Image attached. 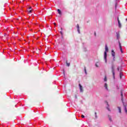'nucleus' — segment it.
Segmentation results:
<instances>
[{
  "mask_svg": "<svg viewBox=\"0 0 127 127\" xmlns=\"http://www.w3.org/2000/svg\"><path fill=\"white\" fill-rule=\"evenodd\" d=\"M64 75H65V72L64 71Z\"/></svg>",
  "mask_w": 127,
  "mask_h": 127,
  "instance_id": "2f4dec72",
  "label": "nucleus"
},
{
  "mask_svg": "<svg viewBox=\"0 0 127 127\" xmlns=\"http://www.w3.org/2000/svg\"><path fill=\"white\" fill-rule=\"evenodd\" d=\"M104 81L106 82L107 81V76H105L104 78Z\"/></svg>",
  "mask_w": 127,
  "mask_h": 127,
  "instance_id": "f3484780",
  "label": "nucleus"
},
{
  "mask_svg": "<svg viewBox=\"0 0 127 127\" xmlns=\"http://www.w3.org/2000/svg\"><path fill=\"white\" fill-rule=\"evenodd\" d=\"M94 35H95V36H96V32L94 33Z\"/></svg>",
  "mask_w": 127,
  "mask_h": 127,
  "instance_id": "c756f323",
  "label": "nucleus"
},
{
  "mask_svg": "<svg viewBox=\"0 0 127 127\" xmlns=\"http://www.w3.org/2000/svg\"><path fill=\"white\" fill-rule=\"evenodd\" d=\"M120 50L121 51V53H124V52L123 51V48L122 47H120Z\"/></svg>",
  "mask_w": 127,
  "mask_h": 127,
  "instance_id": "4468645a",
  "label": "nucleus"
},
{
  "mask_svg": "<svg viewBox=\"0 0 127 127\" xmlns=\"http://www.w3.org/2000/svg\"><path fill=\"white\" fill-rule=\"evenodd\" d=\"M109 121H110V122H112V118L110 117H109Z\"/></svg>",
  "mask_w": 127,
  "mask_h": 127,
  "instance_id": "5701e85b",
  "label": "nucleus"
},
{
  "mask_svg": "<svg viewBox=\"0 0 127 127\" xmlns=\"http://www.w3.org/2000/svg\"><path fill=\"white\" fill-rule=\"evenodd\" d=\"M61 29L62 31V30H63V28H61Z\"/></svg>",
  "mask_w": 127,
  "mask_h": 127,
  "instance_id": "c85d7f7f",
  "label": "nucleus"
},
{
  "mask_svg": "<svg viewBox=\"0 0 127 127\" xmlns=\"http://www.w3.org/2000/svg\"><path fill=\"white\" fill-rule=\"evenodd\" d=\"M118 110L119 111V113L121 114L122 113V109H121V107H118Z\"/></svg>",
  "mask_w": 127,
  "mask_h": 127,
  "instance_id": "ddd939ff",
  "label": "nucleus"
},
{
  "mask_svg": "<svg viewBox=\"0 0 127 127\" xmlns=\"http://www.w3.org/2000/svg\"><path fill=\"white\" fill-rule=\"evenodd\" d=\"M109 51V48H108V46L107 45H105V51L104 52H106L107 54V52Z\"/></svg>",
  "mask_w": 127,
  "mask_h": 127,
  "instance_id": "39448f33",
  "label": "nucleus"
},
{
  "mask_svg": "<svg viewBox=\"0 0 127 127\" xmlns=\"http://www.w3.org/2000/svg\"><path fill=\"white\" fill-rule=\"evenodd\" d=\"M107 110H108V111H109V112H111V110L110 109V108H107Z\"/></svg>",
  "mask_w": 127,
  "mask_h": 127,
  "instance_id": "a878e982",
  "label": "nucleus"
},
{
  "mask_svg": "<svg viewBox=\"0 0 127 127\" xmlns=\"http://www.w3.org/2000/svg\"><path fill=\"white\" fill-rule=\"evenodd\" d=\"M111 69H112V72L113 73V77H115V66H114V65H112Z\"/></svg>",
  "mask_w": 127,
  "mask_h": 127,
  "instance_id": "f257e3e1",
  "label": "nucleus"
},
{
  "mask_svg": "<svg viewBox=\"0 0 127 127\" xmlns=\"http://www.w3.org/2000/svg\"><path fill=\"white\" fill-rule=\"evenodd\" d=\"M119 46H120V48L122 47V45H121V43L120 42H119Z\"/></svg>",
  "mask_w": 127,
  "mask_h": 127,
  "instance_id": "412c9836",
  "label": "nucleus"
},
{
  "mask_svg": "<svg viewBox=\"0 0 127 127\" xmlns=\"http://www.w3.org/2000/svg\"><path fill=\"white\" fill-rule=\"evenodd\" d=\"M104 59L105 60V63H107V54L106 52H104Z\"/></svg>",
  "mask_w": 127,
  "mask_h": 127,
  "instance_id": "0eeeda50",
  "label": "nucleus"
},
{
  "mask_svg": "<svg viewBox=\"0 0 127 127\" xmlns=\"http://www.w3.org/2000/svg\"><path fill=\"white\" fill-rule=\"evenodd\" d=\"M126 20H127V19H126Z\"/></svg>",
  "mask_w": 127,
  "mask_h": 127,
  "instance_id": "c9c22d12",
  "label": "nucleus"
},
{
  "mask_svg": "<svg viewBox=\"0 0 127 127\" xmlns=\"http://www.w3.org/2000/svg\"><path fill=\"white\" fill-rule=\"evenodd\" d=\"M120 78H121V79H122V73H120Z\"/></svg>",
  "mask_w": 127,
  "mask_h": 127,
  "instance_id": "b1692460",
  "label": "nucleus"
},
{
  "mask_svg": "<svg viewBox=\"0 0 127 127\" xmlns=\"http://www.w3.org/2000/svg\"><path fill=\"white\" fill-rule=\"evenodd\" d=\"M60 33L62 36H63V33H62V31L60 32Z\"/></svg>",
  "mask_w": 127,
  "mask_h": 127,
  "instance_id": "4be33fe9",
  "label": "nucleus"
},
{
  "mask_svg": "<svg viewBox=\"0 0 127 127\" xmlns=\"http://www.w3.org/2000/svg\"><path fill=\"white\" fill-rule=\"evenodd\" d=\"M121 99L123 103H124V92L123 90H121Z\"/></svg>",
  "mask_w": 127,
  "mask_h": 127,
  "instance_id": "f03ea898",
  "label": "nucleus"
},
{
  "mask_svg": "<svg viewBox=\"0 0 127 127\" xmlns=\"http://www.w3.org/2000/svg\"><path fill=\"white\" fill-rule=\"evenodd\" d=\"M6 34H4V36H6Z\"/></svg>",
  "mask_w": 127,
  "mask_h": 127,
  "instance_id": "473e14b6",
  "label": "nucleus"
},
{
  "mask_svg": "<svg viewBox=\"0 0 127 127\" xmlns=\"http://www.w3.org/2000/svg\"><path fill=\"white\" fill-rule=\"evenodd\" d=\"M28 12L31 13V12H32V8L31 7H29L28 9Z\"/></svg>",
  "mask_w": 127,
  "mask_h": 127,
  "instance_id": "6e6552de",
  "label": "nucleus"
},
{
  "mask_svg": "<svg viewBox=\"0 0 127 127\" xmlns=\"http://www.w3.org/2000/svg\"><path fill=\"white\" fill-rule=\"evenodd\" d=\"M77 29L78 33H80V28L79 27V24L77 25Z\"/></svg>",
  "mask_w": 127,
  "mask_h": 127,
  "instance_id": "9d476101",
  "label": "nucleus"
},
{
  "mask_svg": "<svg viewBox=\"0 0 127 127\" xmlns=\"http://www.w3.org/2000/svg\"><path fill=\"white\" fill-rule=\"evenodd\" d=\"M112 55L113 56V57H115L116 56V53H115V51H114V50H112Z\"/></svg>",
  "mask_w": 127,
  "mask_h": 127,
  "instance_id": "423d86ee",
  "label": "nucleus"
},
{
  "mask_svg": "<svg viewBox=\"0 0 127 127\" xmlns=\"http://www.w3.org/2000/svg\"><path fill=\"white\" fill-rule=\"evenodd\" d=\"M75 98L77 99V96H75Z\"/></svg>",
  "mask_w": 127,
  "mask_h": 127,
  "instance_id": "f704fd0d",
  "label": "nucleus"
},
{
  "mask_svg": "<svg viewBox=\"0 0 127 127\" xmlns=\"http://www.w3.org/2000/svg\"><path fill=\"white\" fill-rule=\"evenodd\" d=\"M117 38L119 39V37H120V34H118L117 35Z\"/></svg>",
  "mask_w": 127,
  "mask_h": 127,
  "instance_id": "a211bd4d",
  "label": "nucleus"
},
{
  "mask_svg": "<svg viewBox=\"0 0 127 127\" xmlns=\"http://www.w3.org/2000/svg\"><path fill=\"white\" fill-rule=\"evenodd\" d=\"M104 87L106 90H108V84L107 83H105L104 85Z\"/></svg>",
  "mask_w": 127,
  "mask_h": 127,
  "instance_id": "f8f14e48",
  "label": "nucleus"
},
{
  "mask_svg": "<svg viewBox=\"0 0 127 127\" xmlns=\"http://www.w3.org/2000/svg\"><path fill=\"white\" fill-rule=\"evenodd\" d=\"M115 58H116L115 57H113V61H116Z\"/></svg>",
  "mask_w": 127,
  "mask_h": 127,
  "instance_id": "aec40b11",
  "label": "nucleus"
},
{
  "mask_svg": "<svg viewBox=\"0 0 127 127\" xmlns=\"http://www.w3.org/2000/svg\"><path fill=\"white\" fill-rule=\"evenodd\" d=\"M54 25H56V23H54Z\"/></svg>",
  "mask_w": 127,
  "mask_h": 127,
  "instance_id": "cd10ccee",
  "label": "nucleus"
},
{
  "mask_svg": "<svg viewBox=\"0 0 127 127\" xmlns=\"http://www.w3.org/2000/svg\"><path fill=\"white\" fill-rule=\"evenodd\" d=\"M117 20L118 21L119 27H120V28H121V27H122V24H121V22H120V19L119 18V17H118Z\"/></svg>",
  "mask_w": 127,
  "mask_h": 127,
  "instance_id": "20e7f679",
  "label": "nucleus"
},
{
  "mask_svg": "<svg viewBox=\"0 0 127 127\" xmlns=\"http://www.w3.org/2000/svg\"><path fill=\"white\" fill-rule=\"evenodd\" d=\"M79 90H80V92H81V93H83V86H82V85H81V84H79Z\"/></svg>",
  "mask_w": 127,
  "mask_h": 127,
  "instance_id": "7ed1b4c3",
  "label": "nucleus"
},
{
  "mask_svg": "<svg viewBox=\"0 0 127 127\" xmlns=\"http://www.w3.org/2000/svg\"><path fill=\"white\" fill-rule=\"evenodd\" d=\"M81 117H82L83 119H84V118H85V116H84V115H82L81 116Z\"/></svg>",
  "mask_w": 127,
  "mask_h": 127,
  "instance_id": "393cba45",
  "label": "nucleus"
},
{
  "mask_svg": "<svg viewBox=\"0 0 127 127\" xmlns=\"http://www.w3.org/2000/svg\"><path fill=\"white\" fill-rule=\"evenodd\" d=\"M118 71H120V68H118Z\"/></svg>",
  "mask_w": 127,
  "mask_h": 127,
  "instance_id": "7c9ffc66",
  "label": "nucleus"
},
{
  "mask_svg": "<svg viewBox=\"0 0 127 127\" xmlns=\"http://www.w3.org/2000/svg\"><path fill=\"white\" fill-rule=\"evenodd\" d=\"M66 65L68 67H69V66H70V63H68V62L66 61Z\"/></svg>",
  "mask_w": 127,
  "mask_h": 127,
  "instance_id": "2eb2a0df",
  "label": "nucleus"
},
{
  "mask_svg": "<svg viewBox=\"0 0 127 127\" xmlns=\"http://www.w3.org/2000/svg\"><path fill=\"white\" fill-rule=\"evenodd\" d=\"M84 71H85V74H87V71L86 70V67L84 68Z\"/></svg>",
  "mask_w": 127,
  "mask_h": 127,
  "instance_id": "6ab92c4d",
  "label": "nucleus"
},
{
  "mask_svg": "<svg viewBox=\"0 0 127 127\" xmlns=\"http://www.w3.org/2000/svg\"><path fill=\"white\" fill-rule=\"evenodd\" d=\"M95 119H98V116H97V112L95 113Z\"/></svg>",
  "mask_w": 127,
  "mask_h": 127,
  "instance_id": "dca6fc26",
  "label": "nucleus"
},
{
  "mask_svg": "<svg viewBox=\"0 0 127 127\" xmlns=\"http://www.w3.org/2000/svg\"><path fill=\"white\" fill-rule=\"evenodd\" d=\"M58 12L59 14L61 15L62 14V12H61V10L59 9H58Z\"/></svg>",
  "mask_w": 127,
  "mask_h": 127,
  "instance_id": "9b49d317",
  "label": "nucleus"
},
{
  "mask_svg": "<svg viewBox=\"0 0 127 127\" xmlns=\"http://www.w3.org/2000/svg\"><path fill=\"white\" fill-rule=\"evenodd\" d=\"M123 104L124 106V110L125 111V113H127V106L125 105V103L123 102Z\"/></svg>",
  "mask_w": 127,
  "mask_h": 127,
  "instance_id": "1a4fd4ad",
  "label": "nucleus"
},
{
  "mask_svg": "<svg viewBox=\"0 0 127 127\" xmlns=\"http://www.w3.org/2000/svg\"><path fill=\"white\" fill-rule=\"evenodd\" d=\"M95 65L96 67H99V65H98V64H95Z\"/></svg>",
  "mask_w": 127,
  "mask_h": 127,
  "instance_id": "bb28decb",
  "label": "nucleus"
},
{
  "mask_svg": "<svg viewBox=\"0 0 127 127\" xmlns=\"http://www.w3.org/2000/svg\"><path fill=\"white\" fill-rule=\"evenodd\" d=\"M107 104L108 106H109V104L108 103V102H107Z\"/></svg>",
  "mask_w": 127,
  "mask_h": 127,
  "instance_id": "72a5a7b5",
  "label": "nucleus"
}]
</instances>
